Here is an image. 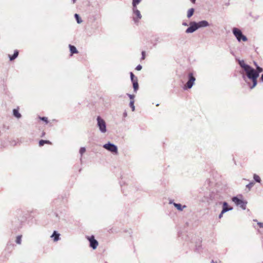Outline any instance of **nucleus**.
Wrapping results in <instances>:
<instances>
[{
  "label": "nucleus",
  "instance_id": "25",
  "mask_svg": "<svg viewBox=\"0 0 263 263\" xmlns=\"http://www.w3.org/2000/svg\"><path fill=\"white\" fill-rule=\"evenodd\" d=\"M74 16L77 20L78 23L80 24L82 22V20H81L78 14H75Z\"/></svg>",
  "mask_w": 263,
  "mask_h": 263
},
{
  "label": "nucleus",
  "instance_id": "29",
  "mask_svg": "<svg viewBox=\"0 0 263 263\" xmlns=\"http://www.w3.org/2000/svg\"><path fill=\"white\" fill-rule=\"evenodd\" d=\"M254 182H250L249 184H248L247 185H246V187L247 188H249V189H251V187H252V186H253L254 185Z\"/></svg>",
  "mask_w": 263,
  "mask_h": 263
},
{
  "label": "nucleus",
  "instance_id": "24",
  "mask_svg": "<svg viewBox=\"0 0 263 263\" xmlns=\"http://www.w3.org/2000/svg\"><path fill=\"white\" fill-rule=\"evenodd\" d=\"M21 239H22V236H17L16 238V242L18 244L21 243Z\"/></svg>",
  "mask_w": 263,
  "mask_h": 263
},
{
  "label": "nucleus",
  "instance_id": "8",
  "mask_svg": "<svg viewBox=\"0 0 263 263\" xmlns=\"http://www.w3.org/2000/svg\"><path fill=\"white\" fill-rule=\"evenodd\" d=\"M133 11L135 15L134 17V20L135 21L137 22L141 18V15L140 11L137 9V6L136 7H133Z\"/></svg>",
  "mask_w": 263,
  "mask_h": 263
},
{
  "label": "nucleus",
  "instance_id": "26",
  "mask_svg": "<svg viewBox=\"0 0 263 263\" xmlns=\"http://www.w3.org/2000/svg\"><path fill=\"white\" fill-rule=\"evenodd\" d=\"M174 205L178 210H182V208H181V205L180 204L174 203Z\"/></svg>",
  "mask_w": 263,
  "mask_h": 263
},
{
  "label": "nucleus",
  "instance_id": "16",
  "mask_svg": "<svg viewBox=\"0 0 263 263\" xmlns=\"http://www.w3.org/2000/svg\"><path fill=\"white\" fill-rule=\"evenodd\" d=\"M45 144H52V143L49 140H41L39 141V146H43Z\"/></svg>",
  "mask_w": 263,
  "mask_h": 263
},
{
  "label": "nucleus",
  "instance_id": "17",
  "mask_svg": "<svg viewBox=\"0 0 263 263\" xmlns=\"http://www.w3.org/2000/svg\"><path fill=\"white\" fill-rule=\"evenodd\" d=\"M18 55V51L17 50H15L13 55L11 56L10 55H9L10 60L12 61V60H14L15 58H16L17 57Z\"/></svg>",
  "mask_w": 263,
  "mask_h": 263
},
{
  "label": "nucleus",
  "instance_id": "37",
  "mask_svg": "<svg viewBox=\"0 0 263 263\" xmlns=\"http://www.w3.org/2000/svg\"><path fill=\"white\" fill-rule=\"evenodd\" d=\"M192 3H195L196 0H191Z\"/></svg>",
  "mask_w": 263,
  "mask_h": 263
},
{
  "label": "nucleus",
  "instance_id": "5",
  "mask_svg": "<svg viewBox=\"0 0 263 263\" xmlns=\"http://www.w3.org/2000/svg\"><path fill=\"white\" fill-rule=\"evenodd\" d=\"M97 121L98 125L99 127L100 130L103 133H105L106 131V124L105 121L100 117H98Z\"/></svg>",
  "mask_w": 263,
  "mask_h": 263
},
{
  "label": "nucleus",
  "instance_id": "10",
  "mask_svg": "<svg viewBox=\"0 0 263 263\" xmlns=\"http://www.w3.org/2000/svg\"><path fill=\"white\" fill-rule=\"evenodd\" d=\"M238 64L240 67L242 68V70H243L245 68H246L249 65L245 63L243 60H238Z\"/></svg>",
  "mask_w": 263,
  "mask_h": 263
},
{
  "label": "nucleus",
  "instance_id": "28",
  "mask_svg": "<svg viewBox=\"0 0 263 263\" xmlns=\"http://www.w3.org/2000/svg\"><path fill=\"white\" fill-rule=\"evenodd\" d=\"M86 152V149L85 147H81L80 149V153L81 154V156Z\"/></svg>",
  "mask_w": 263,
  "mask_h": 263
},
{
  "label": "nucleus",
  "instance_id": "9",
  "mask_svg": "<svg viewBox=\"0 0 263 263\" xmlns=\"http://www.w3.org/2000/svg\"><path fill=\"white\" fill-rule=\"evenodd\" d=\"M197 24L196 23L191 24V26L186 29V33H192L198 29Z\"/></svg>",
  "mask_w": 263,
  "mask_h": 263
},
{
  "label": "nucleus",
  "instance_id": "40",
  "mask_svg": "<svg viewBox=\"0 0 263 263\" xmlns=\"http://www.w3.org/2000/svg\"><path fill=\"white\" fill-rule=\"evenodd\" d=\"M231 211L233 210V208L232 207H231Z\"/></svg>",
  "mask_w": 263,
  "mask_h": 263
},
{
  "label": "nucleus",
  "instance_id": "32",
  "mask_svg": "<svg viewBox=\"0 0 263 263\" xmlns=\"http://www.w3.org/2000/svg\"><path fill=\"white\" fill-rule=\"evenodd\" d=\"M40 118L41 120L46 122L47 123H48V119L47 117H40Z\"/></svg>",
  "mask_w": 263,
  "mask_h": 263
},
{
  "label": "nucleus",
  "instance_id": "12",
  "mask_svg": "<svg viewBox=\"0 0 263 263\" xmlns=\"http://www.w3.org/2000/svg\"><path fill=\"white\" fill-rule=\"evenodd\" d=\"M196 24H197L198 28L206 27L209 25L208 22L206 21H202Z\"/></svg>",
  "mask_w": 263,
  "mask_h": 263
},
{
  "label": "nucleus",
  "instance_id": "6",
  "mask_svg": "<svg viewBox=\"0 0 263 263\" xmlns=\"http://www.w3.org/2000/svg\"><path fill=\"white\" fill-rule=\"evenodd\" d=\"M87 239L89 241L90 247L93 249H96L98 246L99 243L97 240L95 239L94 236L92 235L90 237H87Z\"/></svg>",
  "mask_w": 263,
  "mask_h": 263
},
{
  "label": "nucleus",
  "instance_id": "38",
  "mask_svg": "<svg viewBox=\"0 0 263 263\" xmlns=\"http://www.w3.org/2000/svg\"><path fill=\"white\" fill-rule=\"evenodd\" d=\"M254 64H255V65L256 66V65H258L257 64V63H256L255 62H254Z\"/></svg>",
  "mask_w": 263,
  "mask_h": 263
},
{
  "label": "nucleus",
  "instance_id": "1",
  "mask_svg": "<svg viewBox=\"0 0 263 263\" xmlns=\"http://www.w3.org/2000/svg\"><path fill=\"white\" fill-rule=\"evenodd\" d=\"M243 80L248 84L250 89L254 88L257 84V78L255 69L250 65L241 72Z\"/></svg>",
  "mask_w": 263,
  "mask_h": 263
},
{
  "label": "nucleus",
  "instance_id": "30",
  "mask_svg": "<svg viewBox=\"0 0 263 263\" xmlns=\"http://www.w3.org/2000/svg\"><path fill=\"white\" fill-rule=\"evenodd\" d=\"M130 78H131L132 82L134 81L135 80L136 77H135L134 73L131 72L130 73Z\"/></svg>",
  "mask_w": 263,
  "mask_h": 263
},
{
  "label": "nucleus",
  "instance_id": "27",
  "mask_svg": "<svg viewBox=\"0 0 263 263\" xmlns=\"http://www.w3.org/2000/svg\"><path fill=\"white\" fill-rule=\"evenodd\" d=\"M253 221L257 222V224L260 228H263V222H258L256 219H254Z\"/></svg>",
  "mask_w": 263,
  "mask_h": 263
},
{
  "label": "nucleus",
  "instance_id": "4",
  "mask_svg": "<svg viewBox=\"0 0 263 263\" xmlns=\"http://www.w3.org/2000/svg\"><path fill=\"white\" fill-rule=\"evenodd\" d=\"M188 77H189V80L186 82V84L184 85V87H185V88L190 89L193 86V85L196 80V79L194 77V76H193V73H192V72H190L189 73Z\"/></svg>",
  "mask_w": 263,
  "mask_h": 263
},
{
  "label": "nucleus",
  "instance_id": "15",
  "mask_svg": "<svg viewBox=\"0 0 263 263\" xmlns=\"http://www.w3.org/2000/svg\"><path fill=\"white\" fill-rule=\"evenodd\" d=\"M60 234L56 231H54L51 237L53 238L54 241H57L59 239Z\"/></svg>",
  "mask_w": 263,
  "mask_h": 263
},
{
  "label": "nucleus",
  "instance_id": "14",
  "mask_svg": "<svg viewBox=\"0 0 263 263\" xmlns=\"http://www.w3.org/2000/svg\"><path fill=\"white\" fill-rule=\"evenodd\" d=\"M227 206H228L227 203L226 202H224L223 203V209H222V210L221 211V214L219 215V218H220L222 217V214L224 212H227V211L229 210L230 209H229Z\"/></svg>",
  "mask_w": 263,
  "mask_h": 263
},
{
  "label": "nucleus",
  "instance_id": "2",
  "mask_svg": "<svg viewBox=\"0 0 263 263\" xmlns=\"http://www.w3.org/2000/svg\"><path fill=\"white\" fill-rule=\"evenodd\" d=\"M231 200L235 203L237 206L240 207L241 209L245 210L246 209L247 201L242 200V195L240 194L236 196L233 197Z\"/></svg>",
  "mask_w": 263,
  "mask_h": 263
},
{
  "label": "nucleus",
  "instance_id": "22",
  "mask_svg": "<svg viewBox=\"0 0 263 263\" xmlns=\"http://www.w3.org/2000/svg\"><path fill=\"white\" fill-rule=\"evenodd\" d=\"M142 0H133V7H136L137 5H138Z\"/></svg>",
  "mask_w": 263,
  "mask_h": 263
},
{
  "label": "nucleus",
  "instance_id": "39",
  "mask_svg": "<svg viewBox=\"0 0 263 263\" xmlns=\"http://www.w3.org/2000/svg\"><path fill=\"white\" fill-rule=\"evenodd\" d=\"M212 263H217V262H215V261H214L213 260H212Z\"/></svg>",
  "mask_w": 263,
  "mask_h": 263
},
{
  "label": "nucleus",
  "instance_id": "18",
  "mask_svg": "<svg viewBox=\"0 0 263 263\" xmlns=\"http://www.w3.org/2000/svg\"><path fill=\"white\" fill-rule=\"evenodd\" d=\"M69 48L71 55H72L74 53H77L78 52L77 49L74 46L69 45Z\"/></svg>",
  "mask_w": 263,
  "mask_h": 263
},
{
  "label": "nucleus",
  "instance_id": "19",
  "mask_svg": "<svg viewBox=\"0 0 263 263\" xmlns=\"http://www.w3.org/2000/svg\"><path fill=\"white\" fill-rule=\"evenodd\" d=\"M194 12V9L193 8L190 9L187 11V17L190 18V17H191L193 15Z\"/></svg>",
  "mask_w": 263,
  "mask_h": 263
},
{
  "label": "nucleus",
  "instance_id": "23",
  "mask_svg": "<svg viewBox=\"0 0 263 263\" xmlns=\"http://www.w3.org/2000/svg\"><path fill=\"white\" fill-rule=\"evenodd\" d=\"M129 105L132 109V111L135 110V106H134V100H130L129 103Z\"/></svg>",
  "mask_w": 263,
  "mask_h": 263
},
{
  "label": "nucleus",
  "instance_id": "20",
  "mask_svg": "<svg viewBox=\"0 0 263 263\" xmlns=\"http://www.w3.org/2000/svg\"><path fill=\"white\" fill-rule=\"evenodd\" d=\"M13 115L14 116L17 117V118H19L21 117V115L18 112V111L17 109H13Z\"/></svg>",
  "mask_w": 263,
  "mask_h": 263
},
{
  "label": "nucleus",
  "instance_id": "31",
  "mask_svg": "<svg viewBox=\"0 0 263 263\" xmlns=\"http://www.w3.org/2000/svg\"><path fill=\"white\" fill-rule=\"evenodd\" d=\"M145 59V51H143L142 52L141 60H144Z\"/></svg>",
  "mask_w": 263,
  "mask_h": 263
},
{
  "label": "nucleus",
  "instance_id": "33",
  "mask_svg": "<svg viewBox=\"0 0 263 263\" xmlns=\"http://www.w3.org/2000/svg\"><path fill=\"white\" fill-rule=\"evenodd\" d=\"M128 96L129 98H130V100H134V97H135L134 95L128 94Z\"/></svg>",
  "mask_w": 263,
  "mask_h": 263
},
{
  "label": "nucleus",
  "instance_id": "11",
  "mask_svg": "<svg viewBox=\"0 0 263 263\" xmlns=\"http://www.w3.org/2000/svg\"><path fill=\"white\" fill-rule=\"evenodd\" d=\"M133 85V88L135 92H137L139 88V84L138 82L137 78H135V80L132 82Z\"/></svg>",
  "mask_w": 263,
  "mask_h": 263
},
{
  "label": "nucleus",
  "instance_id": "34",
  "mask_svg": "<svg viewBox=\"0 0 263 263\" xmlns=\"http://www.w3.org/2000/svg\"><path fill=\"white\" fill-rule=\"evenodd\" d=\"M142 69V66L140 65H138L136 67V69L137 70H140Z\"/></svg>",
  "mask_w": 263,
  "mask_h": 263
},
{
  "label": "nucleus",
  "instance_id": "7",
  "mask_svg": "<svg viewBox=\"0 0 263 263\" xmlns=\"http://www.w3.org/2000/svg\"><path fill=\"white\" fill-rule=\"evenodd\" d=\"M103 147L105 149L108 150L109 151H110L111 152L115 153L116 154H117L118 153L117 146L112 144H111V143L105 144L103 146Z\"/></svg>",
  "mask_w": 263,
  "mask_h": 263
},
{
  "label": "nucleus",
  "instance_id": "13",
  "mask_svg": "<svg viewBox=\"0 0 263 263\" xmlns=\"http://www.w3.org/2000/svg\"><path fill=\"white\" fill-rule=\"evenodd\" d=\"M263 71V68L258 65H256V68L255 69V73L256 74L257 78H258L259 73Z\"/></svg>",
  "mask_w": 263,
  "mask_h": 263
},
{
  "label": "nucleus",
  "instance_id": "36",
  "mask_svg": "<svg viewBox=\"0 0 263 263\" xmlns=\"http://www.w3.org/2000/svg\"><path fill=\"white\" fill-rule=\"evenodd\" d=\"M45 132H43L42 133V135L41 137H44L45 136Z\"/></svg>",
  "mask_w": 263,
  "mask_h": 263
},
{
  "label": "nucleus",
  "instance_id": "3",
  "mask_svg": "<svg viewBox=\"0 0 263 263\" xmlns=\"http://www.w3.org/2000/svg\"><path fill=\"white\" fill-rule=\"evenodd\" d=\"M232 32L238 42H246L248 38L246 35L243 34L241 30L239 28L234 27L232 29Z\"/></svg>",
  "mask_w": 263,
  "mask_h": 263
},
{
  "label": "nucleus",
  "instance_id": "21",
  "mask_svg": "<svg viewBox=\"0 0 263 263\" xmlns=\"http://www.w3.org/2000/svg\"><path fill=\"white\" fill-rule=\"evenodd\" d=\"M253 178L256 182L260 183L261 181V179H260L259 176L256 174H254Z\"/></svg>",
  "mask_w": 263,
  "mask_h": 263
},
{
  "label": "nucleus",
  "instance_id": "35",
  "mask_svg": "<svg viewBox=\"0 0 263 263\" xmlns=\"http://www.w3.org/2000/svg\"><path fill=\"white\" fill-rule=\"evenodd\" d=\"M260 80H261V82H263V73L261 76Z\"/></svg>",
  "mask_w": 263,
  "mask_h": 263
}]
</instances>
